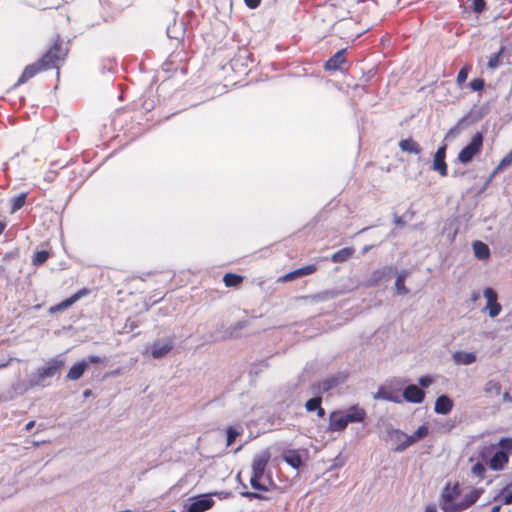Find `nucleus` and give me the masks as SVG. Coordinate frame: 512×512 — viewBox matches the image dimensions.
Wrapping results in <instances>:
<instances>
[{"label":"nucleus","instance_id":"nucleus-1","mask_svg":"<svg viewBox=\"0 0 512 512\" xmlns=\"http://www.w3.org/2000/svg\"><path fill=\"white\" fill-rule=\"evenodd\" d=\"M65 366V360L60 356L52 358L46 364L38 368L30 377L27 384L18 382L12 386L18 394H23L30 388L46 387L49 385L47 379L59 375Z\"/></svg>","mask_w":512,"mask_h":512},{"label":"nucleus","instance_id":"nucleus-2","mask_svg":"<svg viewBox=\"0 0 512 512\" xmlns=\"http://www.w3.org/2000/svg\"><path fill=\"white\" fill-rule=\"evenodd\" d=\"M70 52V41L57 35L38 64H58L66 61Z\"/></svg>","mask_w":512,"mask_h":512},{"label":"nucleus","instance_id":"nucleus-3","mask_svg":"<svg viewBox=\"0 0 512 512\" xmlns=\"http://www.w3.org/2000/svg\"><path fill=\"white\" fill-rule=\"evenodd\" d=\"M271 458L269 450H263L256 454L252 462V476L250 478V484L255 490L268 491V486L261 483V479L264 476L266 466Z\"/></svg>","mask_w":512,"mask_h":512},{"label":"nucleus","instance_id":"nucleus-4","mask_svg":"<svg viewBox=\"0 0 512 512\" xmlns=\"http://www.w3.org/2000/svg\"><path fill=\"white\" fill-rule=\"evenodd\" d=\"M482 145L483 136L478 132L472 137L471 142L459 152L458 160L463 164L471 162L474 156L480 152Z\"/></svg>","mask_w":512,"mask_h":512},{"label":"nucleus","instance_id":"nucleus-5","mask_svg":"<svg viewBox=\"0 0 512 512\" xmlns=\"http://www.w3.org/2000/svg\"><path fill=\"white\" fill-rule=\"evenodd\" d=\"M174 347V338L167 337L155 340L152 345L146 349L145 353L150 351L154 359L165 357Z\"/></svg>","mask_w":512,"mask_h":512},{"label":"nucleus","instance_id":"nucleus-6","mask_svg":"<svg viewBox=\"0 0 512 512\" xmlns=\"http://www.w3.org/2000/svg\"><path fill=\"white\" fill-rule=\"evenodd\" d=\"M248 324V320H241L225 328L223 331H216L212 336L213 340L222 341L227 339L239 338L242 336V330L245 329L248 326Z\"/></svg>","mask_w":512,"mask_h":512},{"label":"nucleus","instance_id":"nucleus-7","mask_svg":"<svg viewBox=\"0 0 512 512\" xmlns=\"http://www.w3.org/2000/svg\"><path fill=\"white\" fill-rule=\"evenodd\" d=\"M346 380V376L344 375H336L328 377L318 383H315L312 385V390L315 395H321L324 393L329 392L333 388L337 387L338 385L344 383Z\"/></svg>","mask_w":512,"mask_h":512},{"label":"nucleus","instance_id":"nucleus-8","mask_svg":"<svg viewBox=\"0 0 512 512\" xmlns=\"http://www.w3.org/2000/svg\"><path fill=\"white\" fill-rule=\"evenodd\" d=\"M481 493V490H472L470 493L466 494L460 502H455L453 506H446L445 512H462L466 510L479 499Z\"/></svg>","mask_w":512,"mask_h":512},{"label":"nucleus","instance_id":"nucleus-9","mask_svg":"<svg viewBox=\"0 0 512 512\" xmlns=\"http://www.w3.org/2000/svg\"><path fill=\"white\" fill-rule=\"evenodd\" d=\"M218 493L200 495L192 499V502L186 506L187 512H204L213 507L214 501L211 498L212 495Z\"/></svg>","mask_w":512,"mask_h":512},{"label":"nucleus","instance_id":"nucleus-10","mask_svg":"<svg viewBox=\"0 0 512 512\" xmlns=\"http://www.w3.org/2000/svg\"><path fill=\"white\" fill-rule=\"evenodd\" d=\"M428 433L429 429L426 425L420 426L412 435H408L405 441L401 442L400 444H397V446L394 449L395 452H403L412 444L426 437Z\"/></svg>","mask_w":512,"mask_h":512},{"label":"nucleus","instance_id":"nucleus-11","mask_svg":"<svg viewBox=\"0 0 512 512\" xmlns=\"http://www.w3.org/2000/svg\"><path fill=\"white\" fill-rule=\"evenodd\" d=\"M460 495V488L459 484L456 483L453 486L450 484H447L442 492L441 495V509L445 512L446 506H453L454 500L459 497Z\"/></svg>","mask_w":512,"mask_h":512},{"label":"nucleus","instance_id":"nucleus-12","mask_svg":"<svg viewBox=\"0 0 512 512\" xmlns=\"http://www.w3.org/2000/svg\"><path fill=\"white\" fill-rule=\"evenodd\" d=\"M484 296L487 299L486 309L489 310V316L494 318L501 312V305L497 302V293L490 287L485 288Z\"/></svg>","mask_w":512,"mask_h":512},{"label":"nucleus","instance_id":"nucleus-13","mask_svg":"<svg viewBox=\"0 0 512 512\" xmlns=\"http://www.w3.org/2000/svg\"><path fill=\"white\" fill-rule=\"evenodd\" d=\"M445 155H446V145H443L438 148L434 155L433 160V170L439 172L441 176L447 175V164L445 162Z\"/></svg>","mask_w":512,"mask_h":512},{"label":"nucleus","instance_id":"nucleus-14","mask_svg":"<svg viewBox=\"0 0 512 512\" xmlns=\"http://www.w3.org/2000/svg\"><path fill=\"white\" fill-rule=\"evenodd\" d=\"M403 398L407 402L422 403L425 398V393L416 385H408L403 391Z\"/></svg>","mask_w":512,"mask_h":512},{"label":"nucleus","instance_id":"nucleus-15","mask_svg":"<svg viewBox=\"0 0 512 512\" xmlns=\"http://www.w3.org/2000/svg\"><path fill=\"white\" fill-rule=\"evenodd\" d=\"M317 267L314 264L304 266L302 268L296 269L294 271H291L287 274H285L283 277L280 278V281L282 282H288L292 281L294 279L300 278L302 276L311 275L314 272H316Z\"/></svg>","mask_w":512,"mask_h":512},{"label":"nucleus","instance_id":"nucleus-16","mask_svg":"<svg viewBox=\"0 0 512 512\" xmlns=\"http://www.w3.org/2000/svg\"><path fill=\"white\" fill-rule=\"evenodd\" d=\"M349 423L346 422L345 415L340 412H332L330 415L329 430L343 431Z\"/></svg>","mask_w":512,"mask_h":512},{"label":"nucleus","instance_id":"nucleus-17","mask_svg":"<svg viewBox=\"0 0 512 512\" xmlns=\"http://www.w3.org/2000/svg\"><path fill=\"white\" fill-rule=\"evenodd\" d=\"M452 407H453L452 400L448 396L442 395L436 399L434 410L438 414L445 415V414H448L452 410Z\"/></svg>","mask_w":512,"mask_h":512},{"label":"nucleus","instance_id":"nucleus-18","mask_svg":"<svg viewBox=\"0 0 512 512\" xmlns=\"http://www.w3.org/2000/svg\"><path fill=\"white\" fill-rule=\"evenodd\" d=\"M452 358L458 365H470L477 360L475 353L466 351H456Z\"/></svg>","mask_w":512,"mask_h":512},{"label":"nucleus","instance_id":"nucleus-19","mask_svg":"<svg viewBox=\"0 0 512 512\" xmlns=\"http://www.w3.org/2000/svg\"><path fill=\"white\" fill-rule=\"evenodd\" d=\"M344 415L348 423L362 422L366 417V411L358 406H353Z\"/></svg>","mask_w":512,"mask_h":512},{"label":"nucleus","instance_id":"nucleus-20","mask_svg":"<svg viewBox=\"0 0 512 512\" xmlns=\"http://www.w3.org/2000/svg\"><path fill=\"white\" fill-rule=\"evenodd\" d=\"M508 462V455L506 450L497 451L490 460V467L493 470H501Z\"/></svg>","mask_w":512,"mask_h":512},{"label":"nucleus","instance_id":"nucleus-21","mask_svg":"<svg viewBox=\"0 0 512 512\" xmlns=\"http://www.w3.org/2000/svg\"><path fill=\"white\" fill-rule=\"evenodd\" d=\"M283 459L296 469L302 465V457L298 450H285L283 452Z\"/></svg>","mask_w":512,"mask_h":512},{"label":"nucleus","instance_id":"nucleus-22","mask_svg":"<svg viewBox=\"0 0 512 512\" xmlns=\"http://www.w3.org/2000/svg\"><path fill=\"white\" fill-rule=\"evenodd\" d=\"M48 66H26L25 70L23 71L22 75L18 79L17 85H21L26 83L29 79L34 77L38 72L45 70Z\"/></svg>","mask_w":512,"mask_h":512},{"label":"nucleus","instance_id":"nucleus-23","mask_svg":"<svg viewBox=\"0 0 512 512\" xmlns=\"http://www.w3.org/2000/svg\"><path fill=\"white\" fill-rule=\"evenodd\" d=\"M87 370V363L80 361L74 364L67 373L66 378L68 380L76 381L80 379L84 372Z\"/></svg>","mask_w":512,"mask_h":512},{"label":"nucleus","instance_id":"nucleus-24","mask_svg":"<svg viewBox=\"0 0 512 512\" xmlns=\"http://www.w3.org/2000/svg\"><path fill=\"white\" fill-rule=\"evenodd\" d=\"M340 294H341V292L338 290H325V291L319 292L317 294L307 296L305 298L309 299L312 302H321V301H327L330 299H334Z\"/></svg>","mask_w":512,"mask_h":512},{"label":"nucleus","instance_id":"nucleus-25","mask_svg":"<svg viewBox=\"0 0 512 512\" xmlns=\"http://www.w3.org/2000/svg\"><path fill=\"white\" fill-rule=\"evenodd\" d=\"M474 255L479 260H486L490 257V249L487 244L482 241H475L473 243Z\"/></svg>","mask_w":512,"mask_h":512},{"label":"nucleus","instance_id":"nucleus-26","mask_svg":"<svg viewBox=\"0 0 512 512\" xmlns=\"http://www.w3.org/2000/svg\"><path fill=\"white\" fill-rule=\"evenodd\" d=\"M399 147L404 152L419 154L421 153L420 145L412 138L403 139L399 142Z\"/></svg>","mask_w":512,"mask_h":512},{"label":"nucleus","instance_id":"nucleus-27","mask_svg":"<svg viewBox=\"0 0 512 512\" xmlns=\"http://www.w3.org/2000/svg\"><path fill=\"white\" fill-rule=\"evenodd\" d=\"M354 251L355 250L353 247H345V248L335 252L331 257V260L334 263L345 262L352 257V255L354 254Z\"/></svg>","mask_w":512,"mask_h":512},{"label":"nucleus","instance_id":"nucleus-28","mask_svg":"<svg viewBox=\"0 0 512 512\" xmlns=\"http://www.w3.org/2000/svg\"><path fill=\"white\" fill-rule=\"evenodd\" d=\"M346 48L337 49L331 57L326 61L325 64H344L346 62Z\"/></svg>","mask_w":512,"mask_h":512},{"label":"nucleus","instance_id":"nucleus-29","mask_svg":"<svg viewBox=\"0 0 512 512\" xmlns=\"http://www.w3.org/2000/svg\"><path fill=\"white\" fill-rule=\"evenodd\" d=\"M406 275H407V273L403 272V273L399 274L396 278L395 287H396L397 294H399V295H406L409 293V290L405 286Z\"/></svg>","mask_w":512,"mask_h":512},{"label":"nucleus","instance_id":"nucleus-30","mask_svg":"<svg viewBox=\"0 0 512 512\" xmlns=\"http://www.w3.org/2000/svg\"><path fill=\"white\" fill-rule=\"evenodd\" d=\"M243 278L240 275L227 273L224 275L223 281L227 287H237L242 283Z\"/></svg>","mask_w":512,"mask_h":512},{"label":"nucleus","instance_id":"nucleus-31","mask_svg":"<svg viewBox=\"0 0 512 512\" xmlns=\"http://www.w3.org/2000/svg\"><path fill=\"white\" fill-rule=\"evenodd\" d=\"M26 197H27V193H21L20 195L13 197L11 199L12 206H11L10 213L13 214L16 211H18L19 209H21L25 204Z\"/></svg>","mask_w":512,"mask_h":512},{"label":"nucleus","instance_id":"nucleus-32","mask_svg":"<svg viewBox=\"0 0 512 512\" xmlns=\"http://www.w3.org/2000/svg\"><path fill=\"white\" fill-rule=\"evenodd\" d=\"M79 298V295L78 294H75L73 296H71L70 298L64 300L63 302L53 306L50 308V312H57V311H62L66 308H68L69 306H71L76 300H78Z\"/></svg>","mask_w":512,"mask_h":512},{"label":"nucleus","instance_id":"nucleus-33","mask_svg":"<svg viewBox=\"0 0 512 512\" xmlns=\"http://www.w3.org/2000/svg\"><path fill=\"white\" fill-rule=\"evenodd\" d=\"M484 391L491 395L498 396L501 393V384L498 381L495 380H489L485 384Z\"/></svg>","mask_w":512,"mask_h":512},{"label":"nucleus","instance_id":"nucleus-34","mask_svg":"<svg viewBox=\"0 0 512 512\" xmlns=\"http://www.w3.org/2000/svg\"><path fill=\"white\" fill-rule=\"evenodd\" d=\"M374 398L375 399L387 400V401H391V402H395V403H400L401 402L399 397H397V396L393 395L391 392L385 391L383 389H380L374 395Z\"/></svg>","mask_w":512,"mask_h":512},{"label":"nucleus","instance_id":"nucleus-35","mask_svg":"<svg viewBox=\"0 0 512 512\" xmlns=\"http://www.w3.org/2000/svg\"><path fill=\"white\" fill-rule=\"evenodd\" d=\"M388 435H389L391 440L397 442L398 444H400L401 442L405 441L406 437H408V435L405 434L404 432H402L401 430L394 429L392 427H390L388 429Z\"/></svg>","mask_w":512,"mask_h":512},{"label":"nucleus","instance_id":"nucleus-36","mask_svg":"<svg viewBox=\"0 0 512 512\" xmlns=\"http://www.w3.org/2000/svg\"><path fill=\"white\" fill-rule=\"evenodd\" d=\"M49 257L50 253L48 251L41 250L35 253L32 262L34 265L39 266L45 263Z\"/></svg>","mask_w":512,"mask_h":512},{"label":"nucleus","instance_id":"nucleus-37","mask_svg":"<svg viewBox=\"0 0 512 512\" xmlns=\"http://www.w3.org/2000/svg\"><path fill=\"white\" fill-rule=\"evenodd\" d=\"M322 402V398L320 395H316L314 398L309 399L305 403V408L307 411L312 412L315 411L317 408H319V405Z\"/></svg>","mask_w":512,"mask_h":512},{"label":"nucleus","instance_id":"nucleus-38","mask_svg":"<svg viewBox=\"0 0 512 512\" xmlns=\"http://www.w3.org/2000/svg\"><path fill=\"white\" fill-rule=\"evenodd\" d=\"M501 497L504 504L512 503V482L502 490Z\"/></svg>","mask_w":512,"mask_h":512},{"label":"nucleus","instance_id":"nucleus-39","mask_svg":"<svg viewBox=\"0 0 512 512\" xmlns=\"http://www.w3.org/2000/svg\"><path fill=\"white\" fill-rule=\"evenodd\" d=\"M241 496H243L249 500H253V499L269 500V498L267 496L256 493V492H249V491L241 492Z\"/></svg>","mask_w":512,"mask_h":512},{"label":"nucleus","instance_id":"nucleus-40","mask_svg":"<svg viewBox=\"0 0 512 512\" xmlns=\"http://www.w3.org/2000/svg\"><path fill=\"white\" fill-rule=\"evenodd\" d=\"M239 434L233 427H229L227 429V446L232 445Z\"/></svg>","mask_w":512,"mask_h":512},{"label":"nucleus","instance_id":"nucleus-41","mask_svg":"<svg viewBox=\"0 0 512 512\" xmlns=\"http://www.w3.org/2000/svg\"><path fill=\"white\" fill-rule=\"evenodd\" d=\"M468 73H469V68H468V66H464V67L459 71V73H458V75H457V83H458L459 85H462V84L466 81V79H467V77H468Z\"/></svg>","mask_w":512,"mask_h":512},{"label":"nucleus","instance_id":"nucleus-42","mask_svg":"<svg viewBox=\"0 0 512 512\" xmlns=\"http://www.w3.org/2000/svg\"><path fill=\"white\" fill-rule=\"evenodd\" d=\"M511 164H512V151L501 160V162L499 163L498 167L496 168V170L494 171L493 174H495L499 169L510 166Z\"/></svg>","mask_w":512,"mask_h":512},{"label":"nucleus","instance_id":"nucleus-43","mask_svg":"<svg viewBox=\"0 0 512 512\" xmlns=\"http://www.w3.org/2000/svg\"><path fill=\"white\" fill-rule=\"evenodd\" d=\"M486 7L485 0H472V9L477 13H481L484 11Z\"/></svg>","mask_w":512,"mask_h":512},{"label":"nucleus","instance_id":"nucleus-44","mask_svg":"<svg viewBox=\"0 0 512 512\" xmlns=\"http://www.w3.org/2000/svg\"><path fill=\"white\" fill-rule=\"evenodd\" d=\"M469 87L473 90V91H480L483 89L484 87V81L480 78H476V79H473L470 83H469Z\"/></svg>","mask_w":512,"mask_h":512},{"label":"nucleus","instance_id":"nucleus-45","mask_svg":"<svg viewBox=\"0 0 512 512\" xmlns=\"http://www.w3.org/2000/svg\"><path fill=\"white\" fill-rule=\"evenodd\" d=\"M82 361L87 363V368H88L90 364L102 363L104 361V358H101V357L96 356V355H90V356H88L86 359H84Z\"/></svg>","mask_w":512,"mask_h":512},{"label":"nucleus","instance_id":"nucleus-46","mask_svg":"<svg viewBox=\"0 0 512 512\" xmlns=\"http://www.w3.org/2000/svg\"><path fill=\"white\" fill-rule=\"evenodd\" d=\"M499 445L506 451H512V438L501 439Z\"/></svg>","mask_w":512,"mask_h":512},{"label":"nucleus","instance_id":"nucleus-47","mask_svg":"<svg viewBox=\"0 0 512 512\" xmlns=\"http://www.w3.org/2000/svg\"><path fill=\"white\" fill-rule=\"evenodd\" d=\"M472 472L478 477H483L485 473V467L482 464L477 463L473 466Z\"/></svg>","mask_w":512,"mask_h":512},{"label":"nucleus","instance_id":"nucleus-48","mask_svg":"<svg viewBox=\"0 0 512 512\" xmlns=\"http://www.w3.org/2000/svg\"><path fill=\"white\" fill-rule=\"evenodd\" d=\"M433 383V379L430 376H423L419 379V384L422 387H429Z\"/></svg>","mask_w":512,"mask_h":512},{"label":"nucleus","instance_id":"nucleus-49","mask_svg":"<svg viewBox=\"0 0 512 512\" xmlns=\"http://www.w3.org/2000/svg\"><path fill=\"white\" fill-rule=\"evenodd\" d=\"M244 2L247 7L251 8V9H255L260 5L261 0H244Z\"/></svg>","mask_w":512,"mask_h":512},{"label":"nucleus","instance_id":"nucleus-50","mask_svg":"<svg viewBox=\"0 0 512 512\" xmlns=\"http://www.w3.org/2000/svg\"><path fill=\"white\" fill-rule=\"evenodd\" d=\"M315 411H317L318 417L323 418L325 416V410L321 407V404Z\"/></svg>","mask_w":512,"mask_h":512},{"label":"nucleus","instance_id":"nucleus-51","mask_svg":"<svg viewBox=\"0 0 512 512\" xmlns=\"http://www.w3.org/2000/svg\"><path fill=\"white\" fill-rule=\"evenodd\" d=\"M394 222L396 225H404L405 224V221L402 219V217H399V216H395Z\"/></svg>","mask_w":512,"mask_h":512},{"label":"nucleus","instance_id":"nucleus-52","mask_svg":"<svg viewBox=\"0 0 512 512\" xmlns=\"http://www.w3.org/2000/svg\"><path fill=\"white\" fill-rule=\"evenodd\" d=\"M14 360L13 357H10L5 363L0 364V369L5 368L10 365V363Z\"/></svg>","mask_w":512,"mask_h":512},{"label":"nucleus","instance_id":"nucleus-53","mask_svg":"<svg viewBox=\"0 0 512 512\" xmlns=\"http://www.w3.org/2000/svg\"><path fill=\"white\" fill-rule=\"evenodd\" d=\"M324 67L327 71H335V70L342 68V66H332V65L324 66Z\"/></svg>","mask_w":512,"mask_h":512},{"label":"nucleus","instance_id":"nucleus-54","mask_svg":"<svg viewBox=\"0 0 512 512\" xmlns=\"http://www.w3.org/2000/svg\"><path fill=\"white\" fill-rule=\"evenodd\" d=\"M360 34H361L360 32L355 33V34H350V35H348V36H347V39H348V40H352V41H353V40H355L356 38H358V37L360 36Z\"/></svg>","mask_w":512,"mask_h":512},{"label":"nucleus","instance_id":"nucleus-55","mask_svg":"<svg viewBox=\"0 0 512 512\" xmlns=\"http://www.w3.org/2000/svg\"><path fill=\"white\" fill-rule=\"evenodd\" d=\"M425 512H437V510L435 506L429 505L426 507Z\"/></svg>","mask_w":512,"mask_h":512},{"label":"nucleus","instance_id":"nucleus-56","mask_svg":"<svg viewBox=\"0 0 512 512\" xmlns=\"http://www.w3.org/2000/svg\"><path fill=\"white\" fill-rule=\"evenodd\" d=\"M35 425V422L34 421H30L26 424V430L27 431H30Z\"/></svg>","mask_w":512,"mask_h":512},{"label":"nucleus","instance_id":"nucleus-57","mask_svg":"<svg viewBox=\"0 0 512 512\" xmlns=\"http://www.w3.org/2000/svg\"><path fill=\"white\" fill-rule=\"evenodd\" d=\"M498 62V56H495L494 58H491L487 64L489 65H492V64H497Z\"/></svg>","mask_w":512,"mask_h":512},{"label":"nucleus","instance_id":"nucleus-58","mask_svg":"<svg viewBox=\"0 0 512 512\" xmlns=\"http://www.w3.org/2000/svg\"><path fill=\"white\" fill-rule=\"evenodd\" d=\"M5 227H6V223L5 222H0V235L3 233Z\"/></svg>","mask_w":512,"mask_h":512},{"label":"nucleus","instance_id":"nucleus-59","mask_svg":"<svg viewBox=\"0 0 512 512\" xmlns=\"http://www.w3.org/2000/svg\"><path fill=\"white\" fill-rule=\"evenodd\" d=\"M500 509H501V506L500 505H496V506L492 507L491 512H499Z\"/></svg>","mask_w":512,"mask_h":512},{"label":"nucleus","instance_id":"nucleus-60","mask_svg":"<svg viewBox=\"0 0 512 512\" xmlns=\"http://www.w3.org/2000/svg\"><path fill=\"white\" fill-rule=\"evenodd\" d=\"M381 275V272L377 271L374 273V276H375V279H378V277H380Z\"/></svg>","mask_w":512,"mask_h":512},{"label":"nucleus","instance_id":"nucleus-61","mask_svg":"<svg viewBox=\"0 0 512 512\" xmlns=\"http://www.w3.org/2000/svg\"><path fill=\"white\" fill-rule=\"evenodd\" d=\"M90 393H91V391H90V390H86V391L84 392V396H85V397H87V396H89V395H90Z\"/></svg>","mask_w":512,"mask_h":512},{"label":"nucleus","instance_id":"nucleus-62","mask_svg":"<svg viewBox=\"0 0 512 512\" xmlns=\"http://www.w3.org/2000/svg\"><path fill=\"white\" fill-rule=\"evenodd\" d=\"M478 298H479V295H478V294H474V295H473V297H472V299H473L474 301H476Z\"/></svg>","mask_w":512,"mask_h":512},{"label":"nucleus","instance_id":"nucleus-63","mask_svg":"<svg viewBox=\"0 0 512 512\" xmlns=\"http://www.w3.org/2000/svg\"><path fill=\"white\" fill-rule=\"evenodd\" d=\"M504 398H505V399H508V398H509V394H508L507 392L504 394Z\"/></svg>","mask_w":512,"mask_h":512},{"label":"nucleus","instance_id":"nucleus-64","mask_svg":"<svg viewBox=\"0 0 512 512\" xmlns=\"http://www.w3.org/2000/svg\"><path fill=\"white\" fill-rule=\"evenodd\" d=\"M55 67L57 68L56 74L59 75V70H58L59 66H55Z\"/></svg>","mask_w":512,"mask_h":512}]
</instances>
